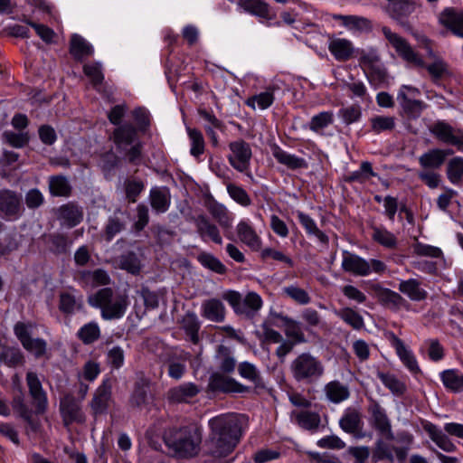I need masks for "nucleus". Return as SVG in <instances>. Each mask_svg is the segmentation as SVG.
<instances>
[{
	"label": "nucleus",
	"instance_id": "nucleus-19",
	"mask_svg": "<svg viewBox=\"0 0 463 463\" xmlns=\"http://www.w3.org/2000/svg\"><path fill=\"white\" fill-rule=\"evenodd\" d=\"M372 289L378 301L391 310L398 311L407 304L406 300L399 293L383 288L380 284L373 285Z\"/></svg>",
	"mask_w": 463,
	"mask_h": 463
},
{
	"label": "nucleus",
	"instance_id": "nucleus-26",
	"mask_svg": "<svg viewBox=\"0 0 463 463\" xmlns=\"http://www.w3.org/2000/svg\"><path fill=\"white\" fill-rule=\"evenodd\" d=\"M149 202L156 213H165L171 205V194L166 186H156L149 192Z\"/></svg>",
	"mask_w": 463,
	"mask_h": 463
},
{
	"label": "nucleus",
	"instance_id": "nucleus-24",
	"mask_svg": "<svg viewBox=\"0 0 463 463\" xmlns=\"http://www.w3.org/2000/svg\"><path fill=\"white\" fill-rule=\"evenodd\" d=\"M57 216L61 225L73 228L83 220V211L77 204L68 203L58 209Z\"/></svg>",
	"mask_w": 463,
	"mask_h": 463
},
{
	"label": "nucleus",
	"instance_id": "nucleus-48",
	"mask_svg": "<svg viewBox=\"0 0 463 463\" xmlns=\"http://www.w3.org/2000/svg\"><path fill=\"white\" fill-rule=\"evenodd\" d=\"M297 216L298 222L306 230L307 234L316 236L319 241L323 243L328 242L327 235L317 228V223L313 218H311L308 214L299 211L297 213Z\"/></svg>",
	"mask_w": 463,
	"mask_h": 463
},
{
	"label": "nucleus",
	"instance_id": "nucleus-25",
	"mask_svg": "<svg viewBox=\"0 0 463 463\" xmlns=\"http://www.w3.org/2000/svg\"><path fill=\"white\" fill-rule=\"evenodd\" d=\"M205 207L211 216L219 223L223 229H229L232 225L233 216L229 212L225 205L218 203L213 198L206 201Z\"/></svg>",
	"mask_w": 463,
	"mask_h": 463
},
{
	"label": "nucleus",
	"instance_id": "nucleus-61",
	"mask_svg": "<svg viewBox=\"0 0 463 463\" xmlns=\"http://www.w3.org/2000/svg\"><path fill=\"white\" fill-rule=\"evenodd\" d=\"M447 175L452 184H457L460 183L463 177V157L456 156L449 160L447 167Z\"/></svg>",
	"mask_w": 463,
	"mask_h": 463
},
{
	"label": "nucleus",
	"instance_id": "nucleus-54",
	"mask_svg": "<svg viewBox=\"0 0 463 463\" xmlns=\"http://www.w3.org/2000/svg\"><path fill=\"white\" fill-rule=\"evenodd\" d=\"M3 141L14 148H23L28 145L30 135L28 131L14 132L6 130L2 134Z\"/></svg>",
	"mask_w": 463,
	"mask_h": 463
},
{
	"label": "nucleus",
	"instance_id": "nucleus-63",
	"mask_svg": "<svg viewBox=\"0 0 463 463\" xmlns=\"http://www.w3.org/2000/svg\"><path fill=\"white\" fill-rule=\"evenodd\" d=\"M24 356L19 349L12 347H5L0 353V366L6 364L15 366L22 364Z\"/></svg>",
	"mask_w": 463,
	"mask_h": 463
},
{
	"label": "nucleus",
	"instance_id": "nucleus-17",
	"mask_svg": "<svg viewBox=\"0 0 463 463\" xmlns=\"http://www.w3.org/2000/svg\"><path fill=\"white\" fill-rule=\"evenodd\" d=\"M208 386L213 392L224 393H241L248 391V387L240 383L235 379L226 377L219 373L211 375Z\"/></svg>",
	"mask_w": 463,
	"mask_h": 463
},
{
	"label": "nucleus",
	"instance_id": "nucleus-53",
	"mask_svg": "<svg viewBox=\"0 0 463 463\" xmlns=\"http://www.w3.org/2000/svg\"><path fill=\"white\" fill-rule=\"evenodd\" d=\"M371 131L380 134L392 131L396 127V118L392 116H374L370 118Z\"/></svg>",
	"mask_w": 463,
	"mask_h": 463
},
{
	"label": "nucleus",
	"instance_id": "nucleus-22",
	"mask_svg": "<svg viewBox=\"0 0 463 463\" xmlns=\"http://www.w3.org/2000/svg\"><path fill=\"white\" fill-rule=\"evenodd\" d=\"M201 316L211 322L222 323L226 317V307L217 298L203 300L201 305Z\"/></svg>",
	"mask_w": 463,
	"mask_h": 463
},
{
	"label": "nucleus",
	"instance_id": "nucleus-59",
	"mask_svg": "<svg viewBox=\"0 0 463 463\" xmlns=\"http://www.w3.org/2000/svg\"><path fill=\"white\" fill-rule=\"evenodd\" d=\"M83 72L90 79L91 84L95 88L101 85L104 80V74L102 72V65L100 62L94 61L84 64Z\"/></svg>",
	"mask_w": 463,
	"mask_h": 463
},
{
	"label": "nucleus",
	"instance_id": "nucleus-50",
	"mask_svg": "<svg viewBox=\"0 0 463 463\" xmlns=\"http://www.w3.org/2000/svg\"><path fill=\"white\" fill-rule=\"evenodd\" d=\"M218 360L219 368L221 371L226 373H233L236 367V360L232 354L229 347L225 345H219L216 354Z\"/></svg>",
	"mask_w": 463,
	"mask_h": 463
},
{
	"label": "nucleus",
	"instance_id": "nucleus-21",
	"mask_svg": "<svg viewBox=\"0 0 463 463\" xmlns=\"http://www.w3.org/2000/svg\"><path fill=\"white\" fill-rule=\"evenodd\" d=\"M236 233L241 242L250 250L258 251L261 248V238L249 220H241L236 226Z\"/></svg>",
	"mask_w": 463,
	"mask_h": 463
},
{
	"label": "nucleus",
	"instance_id": "nucleus-39",
	"mask_svg": "<svg viewBox=\"0 0 463 463\" xmlns=\"http://www.w3.org/2000/svg\"><path fill=\"white\" fill-rule=\"evenodd\" d=\"M324 392L326 397L334 403H340L347 400L350 395L348 387L338 381L326 383Z\"/></svg>",
	"mask_w": 463,
	"mask_h": 463
},
{
	"label": "nucleus",
	"instance_id": "nucleus-31",
	"mask_svg": "<svg viewBox=\"0 0 463 463\" xmlns=\"http://www.w3.org/2000/svg\"><path fill=\"white\" fill-rule=\"evenodd\" d=\"M341 429L347 432L363 437L359 432L362 430L363 420L360 412L355 409H347L339 420Z\"/></svg>",
	"mask_w": 463,
	"mask_h": 463
},
{
	"label": "nucleus",
	"instance_id": "nucleus-42",
	"mask_svg": "<svg viewBox=\"0 0 463 463\" xmlns=\"http://www.w3.org/2000/svg\"><path fill=\"white\" fill-rule=\"evenodd\" d=\"M137 135V128L131 124H124L117 128L113 132V141L117 146L131 145Z\"/></svg>",
	"mask_w": 463,
	"mask_h": 463
},
{
	"label": "nucleus",
	"instance_id": "nucleus-40",
	"mask_svg": "<svg viewBox=\"0 0 463 463\" xmlns=\"http://www.w3.org/2000/svg\"><path fill=\"white\" fill-rule=\"evenodd\" d=\"M335 115L332 110L322 111L314 115L308 122V128L319 135L325 133V129L333 125Z\"/></svg>",
	"mask_w": 463,
	"mask_h": 463
},
{
	"label": "nucleus",
	"instance_id": "nucleus-4",
	"mask_svg": "<svg viewBox=\"0 0 463 463\" xmlns=\"http://www.w3.org/2000/svg\"><path fill=\"white\" fill-rule=\"evenodd\" d=\"M89 304L100 309L104 320L120 319L129 305L126 294L117 293L110 288H103L89 297Z\"/></svg>",
	"mask_w": 463,
	"mask_h": 463
},
{
	"label": "nucleus",
	"instance_id": "nucleus-36",
	"mask_svg": "<svg viewBox=\"0 0 463 463\" xmlns=\"http://www.w3.org/2000/svg\"><path fill=\"white\" fill-rule=\"evenodd\" d=\"M439 21L455 35L463 37V13H458L452 9H446L441 13Z\"/></svg>",
	"mask_w": 463,
	"mask_h": 463
},
{
	"label": "nucleus",
	"instance_id": "nucleus-35",
	"mask_svg": "<svg viewBox=\"0 0 463 463\" xmlns=\"http://www.w3.org/2000/svg\"><path fill=\"white\" fill-rule=\"evenodd\" d=\"M238 5L245 12L261 19L272 20L269 5L262 0H238Z\"/></svg>",
	"mask_w": 463,
	"mask_h": 463
},
{
	"label": "nucleus",
	"instance_id": "nucleus-37",
	"mask_svg": "<svg viewBox=\"0 0 463 463\" xmlns=\"http://www.w3.org/2000/svg\"><path fill=\"white\" fill-rule=\"evenodd\" d=\"M70 52L75 60L82 61L92 56V45L79 34H73L70 42Z\"/></svg>",
	"mask_w": 463,
	"mask_h": 463
},
{
	"label": "nucleus",
	"instance_id": "nucleus-23",
	"mask_svg": "<svg viewBox=\"0 0 463 463\" xmlns=\"http://www.w3.org/2000/svg\"><path fill=\"white\" fill-rule=\"evenodd\" d=\"M200 388L194 383H184L177 386L172 387L167 392V400L171 403H188L198 393Z\"/></svg>",
	"mask_w": 463,
	"mask_h": 463
},
{
	"label": "nucleus",
	"instance_id": "nucleus-60",
	"mask_svg": "<svg viewBox=\"0 0 463 463\" xmlns=\"http://www.w3.org/2000/svg\"><path fill=\"white\" fill-rule=\"evenodd\" d=\"M263 305L260 296L255 292H249L242 299L241 307L244 310L241 315L252 316L261 308Z\"/></svg>",
	"mask_w": 463,
	"mask_h": 463
},
{
	"label": "nucleus",
	"instance_id": "nucleus-46",
	"mask_svg": "<svg viewBox=\"0 0 463 463\" xmlns=\"http://www.w3.org/2000/svg\"><path fill=\"white\" fill-rule=\"evenodd\" d=\"M334 314L355 330L364 326L363 317L354 308L346 307L334 310Z\"/></svg>",
	"mask_w": 463,
	"mask_h": 463
},
{
	"label": "nucleus",
	"instance_id": "nucleus-1",
	"mask_svg": "<svg viewBox=\"0 0 463 463\" xmlns=\"http://www.w3.org/2000/svg\"><path fill=\"white\" fill-rule=\"evenodd\" d=\"M209 435L204 443V451L213 458L228 457L239 444L241 428L237 416L224 413L213 417L208 421Z\"/></svg>",
	"mask_w": 463,
	"mask_h": 463
},
{
	"label": "nucleus",
	"instance_id": "nucleus-38",
	"mask_svg": "<svg viewBox=\"0 0 463 463\" xmlns=\"http://www.w3.org/2000/svg\"><path fill=\"white\" fill-rule=\"evenodd\" d=\"M182 328L184 330L190 341L196 345L199 343V330L201 327V322L197 315L194 312H187L182 318L181 321Z\"/></svg>",
	"mask_w": 463,
	"mask_h": 463
},
{
	"label": "nucleus",
	"instance_id": "nucleus-62",
	"mask_svg": "<svg viewBox=\"0 0 463 463\" xmlns=\"http://www.w3.org/2000/svg\"><path fill=\"white\" fill-rule=\"evenodd\" d=\"M99 335L100 330L96 323L86 324L78 332L79 338L86 345L94 343Z\"/></svg>",
	"mask_w": 463,
	"mask_h": 463
},
{
	"label": "nucleus",
	"instance_id": "nucleus-9",
	"mask_svg": "<svg viewBox=\"0 0 463 463\" xmlns=\"http://www.w3.org/2000/svg\"><path fill=\"white\" fill-rule=\"evenodd\" d=\"M430 132L442 143L455 146L463 151V129H455L444 121H438L433 124Z\"/></svg>",
	"mask_w": 463,
	"mask_h": 463
},
{
	"label": "nucleus",
	"instance_id": "nucleus-3",
	"mask_svg": "<svg viewBox=\"0 0 463 463\" xmlns=\"http://www.w3.org/2000/svg\"><path fill=\"white\" fill-rule=\"evenodd\" d=\"M382 33L389 43L395 49L400 57L409 63L419 67H425L433 81L437 82L445 75L449 74V69L446 62L438 59L429 65H425L422 59L414 52L410 43L402 36L393 33L389 27L383 26Z\"/></svg>",
	"mask_w": 463,
	"mask_h": 463
},
{
	"label": "nucleus",
	"instance_id": "nucleus-55",
	"mask_svg": "<svg viewBox=\"0 0 463 463\" xmlns=\"http://www.w3.org/2000/svg\"><path fill=\"white\" fill-rule=\"evenodd\" d=\"M283 294L298 305H307L311 302L308 292L297 285H289L282 288Z\"/></svg>",
	"mask_w": 463,
	"mask_h": 463
},
{
	"label": "nucleus",
	"instance_id": "nucleus-8",
	"mask_svg": "<svg viewBox=\"0 0 463 463\" xmlns=\"http://www.w3.org/2000/svg\"><path fill=\"white\" fill-rule=\"evenodd\" d=\"M229 148L231 151L228 156L230 165L241 173L247 171L252 155L250 145L244 140L239 139L231 142Z\"/></svg>",
	"mask_w": 463,
	"mask_h": 463
},
{
	"label": "nucleus",
	"instance_id": "nucleus-44",
	"mask_svg": "<svg viewBox=\"0 0 463 463\" xmlns=\"http://www.w3.org/2000/svg\"><path fill=\"white\" fill-rule=\"evenodd\" d=\"M377 377L393 395L402 396L407 391L404 382L392 373L378 372Z\"/></svg>",
	"mask_w": 463,
	"mask_h": 463
},
{
	"label": "nucleus",
	"instance_id": "nucleus-34",
	"mask_svg": "<svg viewBox=\"0 0 463 463\" xmlns=\"http://www.w3.org/2000/svg\"><path fill=\"white\" fill-rule=\"evenodd\" d=\"M398 289L412 301H422L428 297V292L421 288L420 282L416 279L402 280Z\"/></svg>",
	"mask_w": 463,
	"mask_h": 463
},
{
	"label": "nucleus",
	"instance_id": "nucleus-28",
	"mask_svg": "<svg viewBox=\"0 0 463 463\" xmlns=\"http://www.w3.org/2000/svg\"><path fill=\"white\" fill-rule=\"evenodd\" d=\"M271 152L275 159L288 169L296 170L307 167V163L304 158L283 150L276 144L271 146Z\"/></svg>",
	"mask_w": 463,
	"mask_h": 463
},
{
	"label": "nucleus",
	"instance_id": "nucleus-2",
	"mask_svg": "<svg viewBox=\"0 0 463 463\" xmlns=\"http://www.w3.org/2000/svg\"><path fill=\"white\" fill-rule=\"evenodd\" d=\"M203 439L202 428L190 424L180 428H170L164 433L166 447L182 458L198 455Z\"/></svg>",
	"mask_w": 463,
	"mask_h": 463
},
{
	"label": "nucleus",
	"instance_id": "nucleus-45",
	"mask_svg": "<svg viewBox=\"0 0 463 463\" xmlns=\"http://www.w3.org/2000/svg\"><path fill=\"white\" fill-rule=\"evenodd\" d=\"M335 21H339L348 30L364 31L371 28L368 19L357 15L333 14Z\"/></svg>",
	"mask_w": 463,
	"mask_h": 463
},
{
	"label": "nucleus",
	"instance_id": "nucleus-33",
	"mask_svg": "<svg viewBox=\"0 0 463 463\" xmlns=\"http://www.w3.org/2000/svg\"><path fill=\"white\" fill-rule=\"evenodd\" d=\"M278 89L279 88L276 86H269L264 91L248 98L245 103L252 109H256V108L261 110L267 109L273 104L275 100V91Z\"/></svg>",
	"mask_w": 463,
	"mask_h": 463
},
{
	"label": "nucleus",
	"instance_id": "nucleus-64",
	"mask_svg": "<svg viewBox=\"0 0 463 463\" xmlns=\"http://www.w3.org/2000/svg\"><path fill=\"white\" fill-rule=\"evenodd\" d=\"M125 229V222L117 215L110 216L105 226V239L110 241L117 234Z\"/></svg>",
	"mask_w": 463,
	"mask_h": 463
},
{
	"label": "nucleus",
	"instance_id": "nucleus-16",
	"mask_svg": "<svg viewBox=\"0 0 463 463\" xmlns=\"http://www.w3.org/2000/svg\"><path fill=\"white\" fill-rule=\"evenodd\" d=\"M420 94L417 88L408 85H402L397 94V100L399 101L402 109L409 115H417L422 109V103L415 98Z\"/></svg>",
	"mask_w": 463,
	"mask_h": 463
},
{
	"label": "nucleus",
	"instance_id": "nucleus-43",
	"mask_svg": "<svg viewBox=\"0 0 463 463\" xmlns=\"http://www.w3.org/2000/svg\"><path fill=\"white\" fill-rule=\"evenodd\" d=\"M291 418L299 427L308 430L317 429L320 424L319 414L309 411H293Z\"/></svg>",
	"mask_w": 463,
	"mask_h": 463
},
{
	"label": "nucleus",
	"instance_id": "nucleus-49",
	"mask_svg": "<svg viewBox=\"0 0 463 463\" xmlns=\"http://www.w3.org/2000/svg\"><path fill=\"white\" fill-rule=\"evenodd\" d=\"M186 131L190 140V154L194 158L199 159L204 153L205 142L202 132L196 128H186Z\"/></svg>",
	"mask_w": 463,
	"mask_h": 463
},
{
	"label": "nucleus",
	"instance_id": "nucleus-10",
	"mask_svg": "<svg viewBox=\"0 0 463 463\" xmlns=\"http://www.w3.org/2000/svg\"><path fill=\"white\" fill-rule=\"evenodd\" d=\"M112 401V383L110 379H103L96 389L90 402V409L95 416L107 412Z\"/></svg>",
	"mask_w": 463,
	"mask_h": 463
},
{
	"label": "nucleus",
	"instance_id": "nucleus-5",
	"mask_svg": "<svg viewBox=\"0 0 463 463\" xmlns=\"http://www.w3.org/2000/svg\"><path fill=\"white\" fill-rule=\"evenodd\" d=\"M290 373L298 383H312L325 373L323 363L310 353L298 354L290 364Z\"/></svg>",
	"mask_w": 463,
	"mask_h": 463
},
{
	"label": "nucleus",
	"instance_id": "nucleus-32",
	"mask_svg": "<svg viewBox=\"0 0 463 463\" xmlns=\"http://www.w3.org/2000/svg\"><path fill=\"white\" fill-rule=\"evenodd\" d=\"M277 317L283 322L284 332L288 340L297 345L307 342L302 324L299 321L288 316L277 315Z\"/></svg>",
	"mask_w": 463,
	"mask_h": 463
},
{
	"label": "nucleus",
	"instance_id": "nucleus-52",
	"mask_svg": "<svg viewBox=\"0 0 463 463\" xmlns=\"http://www.w3.org/2000/svg\"><path fill=\"white\" fill-rule=\"evenodd\" d=\"M12 407L30 425L32 430L35 431L37 430V424L32 419L33 412L24 402L23 394L13 399Z\"/></svg>",
	"mask_w": 463,
	"mask_h": 463
},
{
	"label": "nucleus",
	"instance_id": "nucleus-6",
	"mask_svg": "<svg viewBox=\"0 0 463 463\" xmlns=\"http://www.w3.org/2000/svg\"><path fill=\"white\" fill-rule=\"evenodd\" d=\"M341 268L344 271L359 277H366L372 273L382 275L386 269V264L376 259L369 260L357 254L343 251Z\"/></svg>",
	"mask_w": 463,
	"mask_h": 463
},
{
	"label": "nucleus",
	"instance_id": "nucleus-27",
	"mask_svg": "<svg viewBox=\"0 0 463 463\" xmlns=\"http://www.w3.org/2000/svg\"><path fill=\"white\" fill-rule=\"evenodd\" d=\"M452 153L450 149H430L419 157V164L424 169H439L444 164L447 156Z\"/></svg>",
	"mask_w": 463,
	"mask_h": 463
},
{
	"label": "nucleus",
	"instance_id": "nucleus-51",
	"mask_svg": "<svg viewBox=\"0 0 463 463\" xmlns=\"http://www.w3.org/2000/svg\"><path fill=\"white\" fill-rule=\"evenodd\" d=\"M148 387L149 382L146 379L142 378L136 382L129 399V403L132 407H140L146 403Z\"/></svg>",
	"mask_w": 463,
	"mask_h": 463
},
{
	"label": "nucleus",
	"instance_id": "nucleus-13",
	"mask_svg": "<svg viewBox=\"0 0 463 463\" xmlns=\"http://www.w3.org/2000/svg\"><path fill=\"white\" fill-rule=\"evenodd\" d=\"M416 5L411 0H388L385 6L388 14L402 26L409 25L407 18L415 11Z\"/></svg>",
	"mask_w": 463,
	"mask_h": 463
},
{
	"label": "nucleus",
	"instance_id": "nucleus-57",
	"mask_svg": "<svg viewBox=\"0 0 463 463\" xmlns=\"http://www.w3.org/2000/svg\"><path fill=\"white\" fill-rule=\"evenodd\" d=\"M373 176H376V173L373 172L372 164L367 161H364L362 162L359 170L350 173L345 177V181L348 183L358 182L360 184H363L368 181Z\"/></svg>",
	"mask_w": 463,
	"mask_h": 463
},
{
	"label": "nucleus",
	"instance_id": "nucleus-20",
	"mask_svg": "<svg viewBox=\"0 0 463 463\" xmlns=\"http://www.w3.org/2000/svg\"><path fill=\"white\" fill-rule=\"evenodd\" d=\"M358 62L368 78L372 75H376L379 78L384 76L381 59L376 50L361 51Z\"/></svg>",
	"mask_w": 463,
	"mask_h": 463
},
{
	"label": "nucleus",
	"instance_id": "nucleus-58",
	"mask_svg": "<svg viewBox=\"0 0 463 463\" xmlns=\"http://www.w3.org/2000/svg\"><path fill=\"white\" fill-rule=\"evenodd\" d=\"M118 267L133 275L140 272L141 263L137 255L134 252H127L118 258Z\"/></svg>",
	"mask_w": 463,
	"mask_h": 463
},
{
	"label": "nucleus",
	"instance_id": "nucleus-12",
	"mask_svg": "<svg viewBox=\"0 0 463 463\" xmlns=\"http://www.w3.org/2000/svg\"><path fill=\"white\" fill-rule=\"evenodd\" d=\"M193 221L198 235L203 241H211L219 245L222 244L219 228L205 214L196 215L193 218Z\"/></svg>",
	"mask_w": 463,
	"mask_h": 463
},
{
	"label": "nucleus",
	"instance_id": "nucleus-47",
	"mask_svg": "<svg viewBox=\"0 0 463 463\" xmlns=\"http://www.w3.org/2000/svg\"><path fill=\"white\" fill-rule=\"evenodd\" d=\"M49 190L52 195L68 197L71 194V186L64 175L49 177Z\"/></svg>",
	"mask_w": 463,
	"mask_h": 463
},
{
	"label": "nucleus",
	"instance_id": "nucleus-14",
	"mask_svg": "<svg viewBox=\"0 0 463 463\" xmlns=\"http://www.w3.org/2000/svg\"><path fill=\"white\" fill-rule=\"evenodd\" d=\"M369 412L371 413L372 426L387 439H393L394 435L392 430L391 421L385 410L378 402H374L371 404Z\"/></svg>",
	"mask_w": 463,
	"mask_h": 463
},
{
	"label": "nucleus",
	"instance_id": "nucleus-15",
	"mask_svg": "<svg viewBox=\"0 0 463 463\" xmlns=\"http://www.w3.org/2000/svg\"><path fill=\"white\" fill-rule=\"evenodd\" d=\"M389 340L391 342L392 346L395 349L396 354L402 361V364L411 373L416 374L420 373V369L416 359V356L414 355L412 351L404 345L403 341L393 333H391L389 335Z\"/></svg>",
	"mask_w": 463,
	"mask_h": 463
},
{
	"label": "nucleus",
	"instance_id": "nucleus-29",
	"mask_svg": "<svg viewBox=\"0 0 463 463\" xmlns=\"http://www.w3.org/2000/svg\"><path fill=\"white\" fill-rule=\"evenodd\" d=\"M424 430L429 434L430 439L442 450L446 452H454L457 449L456 445L450 440L446 433L439 429L435 424L427 421L423 424Z\"/></svg>",
	"mask_w": 463,
	"mask_h": 463
},
{
	"label": "nucleus",
	"instance_id": "nucleus-7",
	"mask_svg": "<svg viewBox=\"0 0 463 463\" xmlns=\"http://www.w3.org/2000/svg\"><path fill=\"white\" fill-rule=\"evenodd\" d=\"M24 212L22 196L10 189L0 190V217L5 221L18 220Z\"/></svg>",
	"mask_w": 463,
	"mask_h": 463
},
{
	"label": "nucleus",
	"instance_id": "nucleus-11",
	"mask_svg": "<svg viewBox=\"0 0 463 463\" xmlns=\"http://www.w3.org/2000/svg\"><path fill=\"white\" fill-rule=\"evenodd\" d=\"M26 383L36 413H43L48 407V399L37 374L33 372L27 373Z\"/></svg>",
	"mask_w": 463,
	"mask_h": 463
},
{
	"label": "nucleus",
	"instance_id": "nucleus-18",
	"mask_svg": "<svg viewBox=\"0 0 463 463\" xmlns=\"http://www.w3.org/2000/svg\"><path fill=\"white\" fill-rule=\"evenodd\" d=\"M60 409L65 424L84 422L85 415L80 403L72 395L67 394L61 400Z\"/></svg>",
	"mask_w": 463,
	"mask_h": 463
},
{
	"label": "nucleus",
	"instance_id": "nucleus-30",
	"mask_svg": "<svg viewBox=\"0 0 463 463\" xmlns=\"http://www.w3.org/2000/svg\"><path fill=\"white\" fill-rule=\"evenodd\" d=\"M328 50L338 61H348L354 53L353 43L345 38H334L328 43Z\"/></svg>",
	"mask_w": 463,
	"mask_h": 463
},
{
	"label": "nucleus",
	"instance_id": "nucleus-41",
	"mask_svg": "<svg viewBox=\"0 0 463 463\" xmlns=\"http://www.w3.org/2000/svg\"><path fill=\"white\" fill-rule=\"evenodd\" d=\"M440 380L446 389L453 392L463 391V373L457 369H448L440 373Z\"/></svg>",
	"mask_w": 463,
	"mask_h": 463
},
{
	"label": "nucleus",
	"instance_id": "nucleus-56",
	"mask_svg": "<svg viewBox=\"0 0 463 463\" xmlns=\"http://www.w3.org/2000/svg\"><path fill=\"white\" fill-rule=\"evenodd\" d=\"M372 238L382 246L393 249L397 245L395 235L383 227H373Z\"/></svg>",
	"mask_w": 463,
	"mask_h": 463
}]
</instances>
